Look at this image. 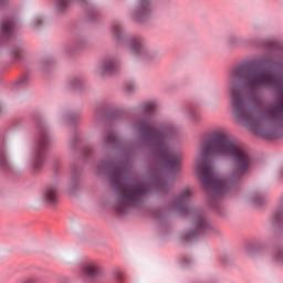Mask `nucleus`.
I'll return each instance as SVG.
<instances>
[{"mask_svg": "<svg viewBox=\"0 0 283 283\" xmlns=\"http://www.w3.org/2000/svg\"><path fill=\"white\" fill-rule=\"evenodd\" d=\"M42 198L49 205H56V202H59V182H53L46 186Z\"/></svg>", "mask_w": 283, "mask_h": 283, "instance_id": "nucleus-9", "label": "nucleus"}, {"mask_svg": "<svg viewBox=\"0 0 283 283\" xmlns=\"http://www.w3.org/2000/svg\"><path fill=\"white\" fill-rule=\"evenodd\" d=\"M146 114H154L156 112V104L154 102H148L145 104Z\"/></svg>", "mask_w": 283, "mask_h": 283, "instance_id": "nucleus-21", "label": "nucleus"}, {"mask_svg": "<svg viewBox=\"0 0 283 283\" xmlns=\"http://www.w3.org/2000/svg\"><path fill=\"white\" fill-rule=\"evenodd\" d=\"M109 170L111 182L117 189V210L119 213H125V209L129 207H139L151 187L132 178L127 164H122L117 167L111 166L109 163L99 164L98 174H107Z\"/></svg>", "mask_w": 283, "mask_h": 283, "instance_id": "nucleus-4", "label": "nucleus"}, {"mask_svg": "<svg viewBox=\"0 0 283 283\" xmlns=\"http://www.w3.org/2000/svg\"><path fill=\"white\" fill-rule=\"evenodd\" d=\"M116 133L109 132L103 137L105 145H116Z\"/></svg>", "mask_w": 283, "mask_h": 283, "instance_id": "nucleus-18", "label": "nucleus"}, {"mask_svg": "<svg viewBox=\"0 0 283 283\" xmlns=\"http://www.w3.org/2000/svg\"><path fill=\"white\" fill-rule=\"evenodd\" d=\"M0 167L1 169H10V161L8 160V151L6 147L0 146Z\"/></svg>", "mask_w": 283, "mask_h": 283, "instance_id": "nucleus-15", "label": "nucleus"}, {"mask_svg": "<svg viewBox=\"0 0 283 283\" xmlns=\"http://www.w3.org/2000/svg\"><path fill=\"white\" fill-rule=\"evenodd\" d=\"M274 260H276V262H280V264H283V250H276L274 252Z\"/></svg>", "mask_w": 283, "mask_h": 283, "instance_id": "nucleus-22", "label": "nucleus"}, {"mask_svg": "<svg viewBox=\"0 0 283 283\" xmlns=\"http://www.w3.org/2000/svg\"><path fill=\"white\" fill-rule=\"evenodd\" d=\"M49 143H50V139L48 138V134L41 133L36 148H35V153H34V159H33L34 171H39V169L43 167V154H45V148L48 147Z\"/></svg>", "mask_w": 283, "mask_h": 283, "instance_id": "nucleus-6", "label": "nucleus"}, {"mask_svg": "<svg viewBox=\"0 0 283 283\" xmlns=\"http://www.w3.org/2000/svg\"><path fill=\"white\" fill-rule=\"evenodd\" d=\"M251 200L254 205H260V197H252Z\"/></svg>", "mask_w": 283, "mask_h": 283, "instance_id": "nucleus-24", "label": "nucleus"}, {"mask_svg": "<svg viewBox=\"0 0 283 283\" xmlns=\"http://www.w3.org/2000/svg\"><path fill=\"white\" fill-rule=\"evenodd\" d=\"M125 32V29H123V24L122 23H114L112 27V34L114 36V39H116L117 41H120V39H123V34Z\"/></svg>", "mask_w": 283, "mask_h": 283, "instance_id": "nucleus-16", "label": "nucleus"}, {"mask_svg": "<svg viewBox=\"0 0 283 283\" xmlns=\"http://www.w3.org/2000/svg\"><path fill=\"white\" fill-rule=\"evenodd\" d=\"M12 28H14V19L9 18L2 20L0 30L3 36H9V34L12 32Z\"/></svg>", "mask_w": 283, "mask_h": 283, "instance_id": "nucleus-14", "label": "nucleus"}, {"mask_svg": "<svg viewBox=\"0 0 283 283\" xmlns=\"http://www.w3.org/2000/svg\"><path fill=\"white\" fill-rule=\"evenodd\" d=\"M211 226L209 221H207V217L198 213L195 214L191 221V228L188 234V238H195V235H200V233H205V231H209Z\"/></svg>", "mask_w": 283, "mask_h": 283, "instance_id": "nucleus-8", "label": "nucleus"}, {"mask_svg": "<svg viewBox=\"0 0 283 283\" xmlns=\"http://www.w3.org/2000/svg\"><path fill=\"white\" fill-rule=\"evenodd\" d=\"M227 45H228V48H231V50H238V49L244 48V45H247V39H244L242 36L230 35L227 39Z\"/></svg>", "mask_w": 283, "mask_h": 283, "instance_id": "nucleus-12", "label": "nucleus"}, {"mask_svg": "<svg viewBox=\"0 0 283 283\" xmlns=\"http://www.w3.org/2000/svg\"><path fill=\"white\" fill-rule=\"evenodd\" d=\"M149 14H151V0H139L135 19H137V21H145Z\"/></svg>", "mask_w": 283, "mask_h": 283, "instance_id": "nucleus-10", "label": "nucleus"}, {"mask_svg": "<svg viewBox=\"0 0 283 283\" xmlns=\"http://www.w3.org/2000/svg\"><path fill=\"white\" fill-rule=\"evenodd\" d=\"M154 185L158 189V191H167V189H169V186L165 180H157L154 182Z\"/></svg>", "mask_w": 283, "mask_h": 283, "instance_id": "nucleus-20", "label": "nucleus"}, {"mask_svg": "<svg viewBox=\"0 0 283 283\" xmlns=\"http://www.w3.org/2000/svg\"><path fill=\"white\" fill-rule=\"evenodd\" d=\"M14 57H15V60H19V54H15Z\"/></svg>", "mask_w": 283, "mask_h": 283, "instance_id": "nucleus-27", "label": "nucleus"}, {"mask_svg": "<svg viewBox=\"0 0 283 283\" xmlns=\"http://www.w3.org/2000/svg\"><path fill=\"white\" fill-rule=\"evenodd\" d=\"M70 3H72V0H57L56 8L59 12H63V10H65V8L70 6Z\"/></svg>", "mask_w": 283, "mask_h": 283, "instance_id": "nucleus-19", "label": "nucleus"}, {"mask_svg": "<svg viewBox=\"0 0 283 283\" xmlns=\"http://www.w3.org/2000/svg\"><path fill=\"white\" fill-rule=\"evenodd\" d=\"M189 200H191V189L184 188L180 191L179 197L171 202L170 208L185 214L189 211Z\"/></svg>", "mask_w": 283, "mask_h": 283, "instance_id": "nucleus-7", "label": "nucleus"}, {"mask_svg": "<svg viewBox=\"0 0 283 283\" xmlns=\"http://www.w3.org/2000/svg\"><path fill=\"white\" fill-rule=\"evenodd\" d=\"M251 163L249 153L224 132L214 130L203 138L195 158V174L207 191L210 207H216L242 180Z\"/></svg>", "mask_w": 283, "mask_h": 283, "instance_id": "nucleus-2", "label": "nucleus"}, {"mask_svg": "<svg viewBox=\"0 0 283 283\" xmlns=\"http://www.w3.org/2000/svg\"><path fill=\"white\" fill-rule=\"evenodd\" d=\"M0 114H3V106L0 105Z\"/></svg>", "mask_w": 283, "mask_h": 283, "instance_id": "nucleus-25", "label": "nucleus"}, {"mask_svg": "<svg viewBox=\"0 0 283 283\" xmlns=\"http://www.w3.org/2000/svg\"><path fill=\"white\" fill-rule=\"evenodd\" d=\"M0 6H1V0H0Z\"/></svg>", "mask_w": 283, "mask_h": 283, "instance_id": "nucleus-28", "label": "nucleus"}, {"mask_svg": "<svg viewBox=\"0 0 283 283\" xmlns=\"http://www.w3.org/2000/svg\"><path fill=\"white\" fill-rule=\"evenodd\" d=\"M232 114L256 136L283 123V78L245 62L230 72Z\"/></svg>", "mask_w": 283, "mask_h": 283, "instance_id": "nucleus-1", "label": "nucleus"}, {"mask_svg": "<svg viewBox=\"0 0 283 283\" xmlns=\"http://www.w3.org/2000/svg\"><path fill=\"white\" fill-rule=\"evenodd\" d=\"M128 48L133 56H138L139 59H145L146 61L151 59V52H149L147 44L140 38H130L128 40Z\"/></svg>", "mask_w": 283, "mask_h": 283, "instance_id": "nucleus-5", "label": "nucleus"}, {"mask_svg": "<svg viewBox=\"0 0 283 283\" xmlns=\"http://www.w3.org/2000/svg\"><path fill=\"white\" fill-rule=\"evenodd\" d=\"M41 23H43V19H41L40 17L35 18L33 21V28H39Z\"/></svg>", "mask_w": 283, "mask_h": 283, "instance_id": "nucleus-23", "label": "nucleus"}, {"mask_svg": "<svg viewBox=\"0 0 283 283\" xmlns=\"http://www.w3.org/2000/svg\"><path fill=\"white\" fill-rule=\"evenodd\" d=\"M84 272L86 275H90L91 277L98 274V265L95 263H90L84 268Z\"/></svg>", "mask_w": 283, "mask_h": 283, "instance_id": "nucleus-17", "label": "nucleus"}, {"mask_svg": "<svg viewBox=\"0 0 283 283\" xmlns=\"http://www.w3.org/2000/svg\"><path fill=\"white\" fill-rule=\"evenodd\" d=\"M118 61L114 59H106L103 61L101 66V74L105 76L107 74H114V72H118Z\"/></svg>", "mask_w": 283, "mask_h": 283, "instance_id": "nucleus-11", "label": "nucleus"}, {"mask_svg": "<svg viewBox=\"0 0 283 283\" xmlns=\"http://www.w3.org/2000/svg\"><path fill=\"white\" fill-rule=\"evenodd\" d=\"M129 92H134V86L128 87Z\"/></svg>", "mask_w": 283, "mask_h": 283, "instance_id": "nucleus-26", "label": "nucleus"}, {"mask_svg": "<svg viewBox=\"0 0 283 283\" xmlns=\"http://www.w3.org/2000/svg\"><path fill=\"white\" fill-rule=\"evenodd\" d=\"M133 129L144 135V138L155 151V158L163 163L167 169L176 174L180 171L182 153L171 150V140L178 138L179 129L176 126H167L163 130L156 128L151 117L137 119L133 123Z\"/></svg>", "mask_w": 283, "mask_h": 283, "instance_id": "nucleus-3", "label": "nucleus"}, {"mask_svg": "<svg viewBox=\"0 0 283 283\" xmlns=\"http://www.w3.org/2000/svg\"><path fill=\"white\" fill-rule=\"evenodd\" d=\"M260 65H268L270 70L274 72H279V74H283V62H273L271 60H262L259 62Z\"/></svg>", "mask_w": 283, "mask_h": 283, "instance_id": "nucleus-13", "label": "nucleus"}]
</instances>
